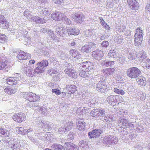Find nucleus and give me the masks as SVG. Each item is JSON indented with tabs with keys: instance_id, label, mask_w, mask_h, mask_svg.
<instances>
[{
	"instance_id": "6e6552de",
	"label": "nucleus",
	"mask_w": 150,
	"mask_h": 150,
	"mask_svg": "<svg viewBox=\"0 0 150 150\" xmlns=\"http://www.w3.org/2000/svg\"><path fill=\"white\" fill-rule=\"evenodd\" d=\"M96 88L97 91L102 93H105L108 90L107 86L105 82L102 81L98 82Z\"/></svg>"
},
{
	"instance_id": "f704fd0d",
	"label": "nucleus",
	"mask_w": 150,
	"mask_h": 150,
	"mask_svg": "<svg viewBox=\"0 0 150 150\" xmlns=\"http://www.w3.org/2000/svg\"><path fill=\"white\" fill-rule=\"evenodd\" d=\"M38 66L34 69V72L37 74H41L44 71V69L41 67L40 66V65Z\"/></svg>"
},
{
	"instance_id": "bf43d9fd",
	"label": "nucleus",
	"mask_w": 150,
	"mask_h": 150,
	"mask_svg": "<svg viewBox=\"0 0 150 150\" xmlns=\"http://www.w3.org/2000/svg\"><path fill=\"white\" fill-rule=\"evenodd\" d=\"M35 61L34 59H31L29 61L28 65H30L32 64H33L35 63Z\"/></svg>"
},
{
	"instance_id": "e2e57ef3",
	"label": "nucleus",
	"mask_w": 150,
	"mask_h": 150,
	"mask_svg": "<svg viewBox=\"0 0 150 150\" xmlns=\"http://www.w3.org/2000/svg\"><path fill=\"white\" fill-rule=\"evenodd\" d=\"M5 18L4 16L0 15V23L1 22L3 21L5 19Z\"/></svg>"
},
{
	"instance_id": "2eb2a0df",
	"label": "nucleus",
	"mask_w": 150,
	"mask_h": 150,
	"mask_svg": "<svg viewBox=\"0 0 150 150\" xmlns=\"http://www.w3.org/2000/svg\"><path fill=\"white\" fill-rule=\"evenodd\" d=\"M64 72L66 74L71 77L76 79L77 77L78 74L74 69L67 68L65 69Z\"/></svg>"
},
{
	"instance_id": "79ce46f5",
	"label": "nucleus",
	"mask_w": 150,
	"mask_h": 150,
	"mask_svg": "<svg viewBox=\"0 0 150 150\" xmlns=\"http://www.w3.org/2000/svg\"><path fill=\"white\" fill-rule=\"evenodd\" d=\"M62 21H64V22L65 23L67 24L70 25L72 24V22L70 20L67 18V16L64 15L63 16Z\"/></svg>"
},
{
	"instance_id": "f8f14e48",
	"label": "nucleus",
	"mask_w": 150,
	"mask_h": 150,
	"mask_svg": "<svg viewBox=\"0 0 150 150\" xmlns=\"http://www.w3.org/2000/svg\"><path fill=\"white\" fill-rule=\"evenodd\" d=\"M85 16L82 14L81 15L79 13H76L73 15L74 21L77 23L81 24L83 22Z\"/></svg>"
},
{
	"instance_id": "9b49d317",
	"label": "nucleus",
	"mask_w": 150,
	"mask_h": 150,
	"mask_svg": "<svg viewBox=\"0 0 150 150\" xmlns=\"http://www.w3.org/2000/svg\"><path fill=\"white\" fill-rule=\"evenodd\" d=\"M18 59L20 60H25L30 58V55L29 54L23 51H20L18 52L17 56Z\"/></svg>"
},
{
	"instance_id": "6ab92c4d",
	"label": "nucleus",
	"mask_w": 150,
	"mask_h": 150,
	"mask_svg": "<svg viewBox=\"0 0 150 150\" xmlns=\"http://www.w3.org/2000/svg\"><path fill=\"white\" fill-rule=\"evenodd\" d=\"M4 91L6 93L9 95L14 94L16 91V89L10 86L5 87L4 89Z\"/></svg>"
},
{
	"instance_id": "680f3d73",
	"label": "nucleus",
	"mask_w": 150,
	"mask_h": 150,
	"mask_svg": "<svg viewBox=\"0 0 150 150\" xmlns=\"http://www.w3.org/2000/svg\"><path fill=\"white\" fill-rule=\"evenodd\" d=\"M103 27L105 30H109L110 29V27L109 25L107 24H106V25H105Z\"/></svg>"
},
{
	"instance_id": "3c124183",
	"label": "nucleus",
	"mask_w": 150,
	"mask_h": 150,
	"mask_svg": "<svg viewBox=\"0 0 150 150\" xmlns=\"http://www.w3.org/2000/svg\"><path fill=\"white\" fill-rule=\"evenodd\" d=\"M109 45L108 42L107 41H104L101 43L102 47L105 48H107Z\"/></svg>"
},
{
	"instance_id": "5701e85b",
	"label": "nucleus",
	"mask_w": 150,
	"mask_h": 150,
	"mask_svg": "<svg viewBox=\"0 0 150 150\" xmlns=\"http://www.w3.org/2000/svg\"><path fill=\"white\" fill-rule=\"evenodd\" d=\"M10 135V132L8 130L2 127H0V136L7 137H9Z\"/></svg>"
},
{
	"instance_id": "39448f33",
	"label": "nucleus",
	"mask_w": 150,
	"mask_h": 150,
	"mask_svg": "<svg viewBox=\"0 0 150 150\" xmlns=\"http://www.w3.org/2000/svg\"><path fill=\"white\" fill-rule=\"evenodd\" d=\"M12 118L16 122L21 123L25 120L26 117L24 113L20 112L14 113Z\"/></svg>"
},
{
	"instance_id": "7c9ffc66",
	"label": "nucleus",
	"mask_w": 150,
	"mask_h": 150,
	"mask_svg": "<svg viewBox=\"0 0 150 150\" xmlns=\"http://www.w3.org/2000/svg\"><path fill=\"white\" fill-rule=\"evenodd\" d=\"M52 147L55 150H64V148L62 145L57 144H54L52 145Z\"/></svg>"
},
{
	"instance_id": "473e14b6",
	"label": "nucleus",
	"mask_w": 150,
	"mask_h": 150,
	"mask_svg": "<svg viewBox=\"0 0 150 150\" xmlns=\"http://www.w3.org/2000/svg\"><path fill=\"white\" fill-rule=\"evenodd\" d=\"M0 26L3 29H7L9 26L8 22L6 20L1 22L0 23Z\"/></svg>"
},
{
	"instance_id": "7ed1b4c3",
	"label": "nucleus",
	"mask_w": 150,
	"mask_h": 150,
	"mask_svg": "<svg viewBox=\"0 0 150 150\" xmlns=\"http://www.w3.org/2000/svg\"><path fill=\"white\" fill-rule=\"evenodd\" d=\"M143 30L138 28L136 30V32L134 36V44L138 46L141 44L143 41Z\"/></svg>"
},
{
	"instance_id": "9d476101",
	"label": "nucleus",
	"mask_w": 150,
	"mask_h": 150,
	"mask_svg": "<svg viewBox=\"0 0 150 150\" xmlns=\"http://www.w3.org/2000/svg\"><path fill=\"white\" fill-rule=\"evenodd\" d=\"M127 3L129 8L131 9L134 10L138 9L139 4L136 0H127Z\"/></svg>"
},
{
	"instance_id": "864d4df0",
	"label": "nucleus",
	"mask_w": 150,
	"mask_h": 150,
	"mask_svg": "<svg viewBox=\"0 0 150 150\" xmlns=\"http://www.w3.org/2000/svg\"><path fill=\"white\" fill-rule=\"evenodd\" d=\"M52 1L54 3L59 4H61L63 1V0H52Z\"/></svg>"
},
{
	"instance_id": "ddd939ff",
	"label": "nucleus",
	"mask_w": 150,
	"mask_h": 150,
	"mask_svg": "<svg viewBox=\"0 0 150 150\" xmlns=\"http://www.w3.org/2000/svg\"><path fill=\"white\" fill-rule=\"evenodd\" d=\"M66 32L68 35H78L80 32L78 28L74 27H69L67 30Z\"/></svg>"
},
{
	"instance_id": "bb28decb",
	"label": "nucleus",
	"mask_w": 150,
	"mask_h": 150,
	"mask_svg": "<svg viewBox=\"0 0 150 150\" xmlns=\"http://www.w3.org/2000/svg\"><path fill=\"white\" fill-rule=\"evenodd\" d=\"M48 62L47 60H43L41 62L37 63V65H40V66L41 67L44 69L45 68L48 66Z\"/></svg>"
},
{
	"instance_id": "20e7f679",
	"label": "nucleus",
	"mask_w": 150,
	"mask_h": 150,
	"mask_svg": "<svg viewBox=\"0 0 150 150\" xmlns=\"http://www.w3.org/2000/svg\"><path fill=\"white\" fill-rule=\"evenodd\" d=\"M23 98L30 101L36 102L40 99V97L32 92H25L23 94Z\"/></svg>"
},
{
	"instance_id": "c756f323",
	"label": "nucleus",
	"mask_w": 150,
	"mask_h": 150,
	"mask_svg": "<svg viewBox=\"0 0 150 150\" xmlns=\"http://www.w3.org/2000/svg\"><path fill=\"white\" fill-rule=\"evenodd\" d=\"M74 126V123L71 122H67L65 125V131H68L71 129Z\"/></svg>"
},
{
	"instance_id": "f257e3e1",
	"label": "nucleus",
	"mask_w": 150,
	"mask_h": 150,
	"mask_svg": "<svg viewBox=\"0 0 150 150\" xmlns=\"http://www.w3.org/2000/svg\"><path fill=\"white\" fill-rule=\"evenodd\" d=\"M82 67L85 69V71H84L83 69L81 70L79 74L83 78L86 77L87 76L86 73L91 72L94 68L93 63L89 61L83 62L82 63Z\"/></svg>"
},
{
	"instance_id": "cd10ccee",
	"label": "nucleus",
	"mask_w": 150,
	"mask_h": 150,
	"mask_svg": "<svg viewBox=\"0 0 150 150\" xmlns=\"http://www.w3.org/2000/svg\"><path fill=\"white\" fill-rule=\"evenodd\" d=\"M108 102L111 105H115V96H109L107 98Z\"/></svg>"
},
{
	"instance_id": "de8ad7c7",
	"label": "nucleus",
	"mask_w": 150,
	"mask_h": 150,
	"mask_svg": "<svg viewBox=\"0 0 150 150\" xmlns=\"http://www.w3.org/2000/svg\"><path fill=\"white\" fill-rule=\"evenodd\" d=\"M63 28L62 27H58L56 29V32L57 33V34L60 36V34L63 33Z\"/></svg>"
},
{
	"instance_id": "58836bf2",
	"label": "nucleus",
	"mask_w": 150,
	"mask_h": 150,
	"mask_svg": "<svg viewBox=\"0 0 150 150\" xmlns=\"http://www.w3.org/2000/svg\"><path fill=\"white\" fill-rule=\"evenodd\" d=\"M6 40V36L3 34L0 33V43H4Z\"/></svg>"
},
{
	"instance_id": "f03ea898",
	"label": "nucleus",
	"mask_w": 150,
	"mask_h": 150,
	"mask_svg": "<svg viewBox=\"0 0 150 150\" xmlns=\"http://www.w3.org/2000/svg\"><path fill=\"white\" fill-rule=\"evenodd\" d=\"M141 71L137 67H132L128 68L126 71L127 76L131 79L137 78L140 75Z\"/></svg>"
},
{
	"instance_id": "a19ab883",
	"label": "nucleus",
	"mask_w": 150,
	"mask_h": 150,
	"mask_svg": "<svg viewBox=\"0 0 150 150\" xmlns=\"http://www.w3.org/2000/svg\"><path fill=\"white\" fill-rule=\"evenodd\" d=\"M41 14L42 17L45 18L49 15L50 13L48 11L47 9L45 8L42 11Z\"/></svg>"
},
{
	"instance_id": "774afa93",
	"label": "nucleus",
	"mask_w": 150,
	"mask_h": 150,
	"mask_svg": "<svg viewBox=\"0 0 150 150\" xmlns=\"http://www.w3.org/2000/svg\"><path fill=\"white\" fill-rule=\"evenodd\" d=\"M75 44L76 43L75 42H71L70 44L71 46H74L75 45Z\"/></svg>"
},
{
	"instance_id": "6e6d98bb",
	"label": "nucleus",
	"mask_w": 150,
	"mask_h": 150,
	"mask_svg": "<svg viewBox=\"0 0 150 150\" xmlns=\"http://www.w3.org/2000/svg\"><path fill=\"white\" fill-rule=\"evenodd\" d=\"M100 23L102 25L103 27L105 25H106V23L105 21L103 19H102L101 18H100Z\"/></svg>"
},
{
	"instance_id": "13d9d810",
	"label": "nucleus",
	"mask_w": 150,
	"mask_h": 150,
	"mask_svg": "<svg viewBox=\"0 0 150 150\" xmlns=\"http://www.w3.org/2000/svg\"><path fill=\"white\" fill-rule=\"evenodd\" d=\"M25 133H24V134H27L28 133L32 132L33 131V129L32 128H30L28 129H25Z\"/></svg>"
},
{
	"instance_id": "c85d7f7f",
	"label": "nucleus",
	"mask_w": 150,
	"mask_h": 150,
	"mask_svg": "<svg viewBox=\"0 0 150 150\" xmlns=\"http://www.w3.org/2000/svg\"><path fill=\"white\" fill-rule=\"evenodd\" d=\"M65 145V147L69 150H74L76 146L75 144L70 142L66 143Z\"/></svg>"
},
{
	"instance_id": "4468645a",
	"label": "nucleus",
	"mask_w": 150,
	"mask_h": 150,
	"mask_svg": "<svg viewBox=\"0 0 150 150\" xmlns=\"http://www.w3.org/2000/svg\"><path fill=\"white\" fill-rule=\"evenodd\" d=\"M93 57L98 60L101 59L102 57L104 56V53L102 51L99 50H96L92 52Z\"/></svg>"
},
{
	"instance_id": "49530a36",
	"label": "nucleus",
	"mask_w": 150,
	"mask_h": 150,
	"mask_svg": "<svg viewBox=\"0 0 150 150\" xmlns=\"http://www.w3.org/2000/svg\"><path fill=\"white\" fill-rule=\"evenodd\" d=\"M120 122L122 123L124 126H127L129 125V123L127 120L124 119H122L120 120Z\"/></svg>"
},
{
	"instance_id": "09e8293b",
	"label": "nucleus",
	"mask_w": 150,
	"mask_h": 150,
	"mask_svg": "<svg viewBox=\"0 0 150 150\" xmlns=\"http://www.w3.org/2000/svg\"><path fill=\"white\" fill-rule=\"evenodd\" d=\"M52 92L53 93H55L57 95H58L61 94V91L60 90L57 89H53L52 90Z\"/></svg>"
},
{
	"instance_id": "603ef678",
	"label": "nucleus",
	"mask_w": 150,
	"mask_h": 150,
	"mask_svg": "<svg viewBox=\"0 0 150 150\" xmlns=\"http://www.w3.org/2000/svg\"><path fill=\"white\" fill-rule=\"evenodd\" d=\"M109 119L108 120V121L110 122H112L114 121V116L112 115H110L109 116Z\"/></svg>"
},
{
	"instance_id": "ea45409f",
	"label": "nucleus",
	"mask_w": 150,
	"mask_h": 150,
	"mask_svg": "<svg viewBox=\"0 0 150 150\" xmlns=\"http://www.w3.org/2000/svg\"><path fill=\"white\" fill-rule=\"evenodd\" d=\"M105 112L104 109H101L98 108V117L104 116L105 115Z\"/></svg>"
},
{
	"instance_id": "a211bd4d",
	"label": "nucleus",
	"mask_w": 150,
	"mask_h": 150,
	"mask_svg": "<svg viewBox=\"0 0 150 150\" xmlns=\"http://www.w3.org/2000/svg\"><path fill=\"white\" fill-rule=\"evenodd\" d=\"M77 87L76 86L74 85H67L66 89L68 92V94H74L77 91Z\"/></svg>"
},
{
	"instance_id": "393cba45",
	"label": "nucleus",
	"mask_w": 150,
	"mask_h": 150,
	"mask_svg": "<svg viewBox=\"0 0 150 150\" xmlns=\"http://www.w3.org/2000/svg\"><path fill=\"white\" fill-rule=\"evenodd\" d=\"M115 64V61H109L105 60L103 62L101 63V65L103 66L108 67H111Z\"/></svg>"
},
{
	"instance_id": "f3484780",
	"label": "nucleus",
	"mask_w": 150,
	"mask_h": 150,
	"mask_svg": "<svg viewBox=\"0 0 150 150\" xmlns=\"http://www.w3.org/2000/svg\"><path fill=\"white\" fill-rule=\"evenodd\" d=\"M101 130L99 129L93 130L88 133L90 138H96L99 136L101 134Z\"/></svg>"
},
{
	"instance_id": "4d7b16f0",
	"label": "nucleus",
	"mask_w": 150,
	"mask_h": 150,
	"mask_svg": "<svg viewBox=\"0 0 150 150\" xmlns=\"http://www.w3.org/2000/svg\"><path fill=\"white\" fill-rule=\"evenodd\" d=\"M11 148L12 150H20L19 147L16 146L15 144H14Z\"/></svg>"
},
{
	"instance_id": "c9c22d12",
	"label": "nucleus",
	"mask_w": 150,
	"mask_h": 150,
	"mask_svg": "<svg viewBox=\"0 0 150 150\" xmlns=\"http://www.w3.org/2000/svg\"><path fill=\"white\" fill-rule=\"evenodd\" d=\"M108 56L109 57L115 58L117 56L116 52L115 50L111 49L109 51L108 53Z\"/></svg>"
},
{
	"instance_id": "a18cd8bd",
	"label": "nucleus",
	"mask_w": 150,
	"mask_h": 150,
	"mask_svg": "<svg viewBox=\"0 0 150 150\" xmlns=\"http://www.w3.org/2000/svg\"><path fill=\"white\" fill-rule=\"evenodd\" d=\"M32 68L29 67H27L25 70V73L29 76L30 75L32 74Z\"/></svg>"
},
{
	"instance_id": "a878e982",
	"label": "nucleus",
	"mask_w": 150,
	"mask_h": 150,
	"mask_svg": "<svg viewBox=\"0 0 150 150\" xmlns=\"http://www.w3.org/2000/svg\"><path fill=\"white\" fill-rule=\"evenodd\" d=\"M34 18L35 22L43 24L45 23L46 22V19L38 16H35Z\"/></svg>"
},
{
	"instance_id": "052dcab7",
	"label": "nucleus",
	"mask_w": 150,
	"mask_h": 150,
	"mask_svg": "<svg viewBox=\"0 0 150 150\" xmlns=\"http://www.w3.org/2000/svg\"><path fill=\"white\" fill-rule=\"evenodd\" d=\"M29 15V12L28 10H26L24 12V15L26 17H28Z\"/></svg>"
},
{
	"instance_id": "37998d69",
	"label": "nucleus",
	"mask_w": 150,
	"mask_h": 150,
	"mask_svg": "<svg viewBox=\"0 0 150 150\" xmlns=\"http://www.w3.org/2000/svg\"><path fill=\"white\" fill-rule=\"evenodd\" d=\"M123 39L120 36L115 37V41L117 44H120L122 43Z\"/></svg>"
},
{
	"instance_id": "4c0bfd02",
	"label": "nucleus",
	"mask_w": 150,
	"mask_h": 150,
	"mask_svg": "<svg viewBox=\"0 0 150 150\" xmlns=\"http://www.w3.org/2000/svg\"><path fill=\"white\" fill-rule=\"evenodd\" d=\"M114 91L115 93L121 95H123L125 94V92L123 90L119 89L117 88H114Z\"/></svg>"
},
{
	"instance_id": "412c9836",
	"label": "nucleus",
	"mask_w": 150,
	"mask_h": 150,
	"mask_svg": "<svg viewBox=\"0 0 150 150\" xmlns=\"http://www.w3.org/2000/svg\"><path fill=\"white\" fill-rule=\"evenodd\" d=\"M69 54L72 57L74 58H76L77 59H79L81 58V54L76 50H71L69 51Z\"/></svg>"
},
{
	"instance_id": "4be33fe9",
	"label": "nucleus",
	"mask_w": 150,
	"mask_h": 150,
	"mask_svg": "<svg viewBox=\"0 0 150 150\" xmlns=\"http://www.w3.org/2000/svg\"><path fill=\"white\" fill-rule=\"evenodd\" d=\"M138 57L137 53L134 50H132L129 53L128 58L131 60L136 59Z\"/></svg>"
},
{
	"instance_id": "72a5a7b5",
	"label": "nucleus",
	"mask_w": 150,
	"mask_h": 150,
	"mask_svg": "<svg viewBox=\"0 0 150 150\" xmlns=\"http://www.w3.org/2000/svg\"><path fill=\"white\" fill-rule=\"evenodd\" d=\"M123 101V98L121 96L119 95L115 96V105L117 103L118 104L120 103Z\"/></svg>"
},
{
	"instance_id": "0e129e2a",
	"label": "nucleus",
	"mask_w": 150,
	"mask_h": 150,
	"mask_svg": "<svg viewBox=\"0 0 150 150\" xmlns=\"http://www.w3.org/2000/svg\"><path fill=\"white\" fill-rule=\"evenodd\" d=\"M145 9L147 11H150V6L149 5H148L146 6Z\"/></svg>"
},
{
	"instance_id": "dca6fc26",
	"label": "nucleus",
	"mask_w": 150,
	"mask_h": 150,
	"mask_svg": "<svg viewBox=\"0 0 150 150\" xmlns=\"http://www.w3.org/2000/svg\"><path fill=\"white\" fill-rule=\"evenodd\" d=\"M64 14L61 12H55L52 14L51 17L53 20L57 21H62Z\"/></svg>"
},
{
	"instance_id": "aec40b11",
	"label": "nucleus",
	"mask_w": 150,
	"mask_h": 150,
	"mask_svg": "<svg viewBox=\"0 0 150 150\" xmlns=\"http://www.w3.org/2000/svg\"><path fill=\"white\" fill-rule=\"evenodd\" d=\"M115 69L114 68H105L102 70V72L105 75L109 76L115 73Z\"/></svg>"
},
{
	"instance_id": "b1692460",
	"label": "nucleus",
	"mask_w": 150,
	"mask_h": 150,
	"mask_svg": "<svg viewBox=\"0 0 150 150\" xmlns=\"http://www.w3.org/2000/svg\"><path fill=\"white\" fill-rule=\"evenodd\" d=\"M138 84L142 86H144L146 84V78L143 76H141L136 80Z\"/></svg>"
},
{
	"instance_id": "423d86ee",
	"label": "nucleus",
	"mask_w": 150,
	"mask_h": 150,
	"mask_svg": "<svg viewBox=\"0 0 150 150\" xmlns=\"http://www.w3.org/2000/svg\"><path fill=\"white\" fill-rule=\"evenodd\" d=\"M96 45L93 42H88L82 47L81 51L82 52L89 53L96 48Z\"/></svg>"
},
{
	"instance_id": "338daca9",
	"label": "nucleus",
	"mask_w": 150,
	"mask_h": 150,
	"mask_svg": "<svg viewBox=\"0 0 150 150\" xmlns=\"http://www.w3.org/2000/svg\"><path fill=\"white\" fill-rule=\"evenodd\" d=\"M62 97L64 98L66 96V94L65 92H63L62 93Z\"/></svg>"
},
{
	"instance_id": "0eeeda50",
	"label": "nucleus",
	"mask_w": 150,
	"mask_h": 150,
	"mask_svg": "<svg viewBox=\"0 0 150 150\" xmlns=\"http://www.w3.org/2000/svg\"><path fill=\"white\" fill-rule=\"evenodd\" d=\"M76 128L80 131H84L86 128V123L83 119H79L76 122Z\"/></svg>"
},
{
	"instance_id": "1a4fd4ad",
	"label": "nucleus",
	"mask_w": 150,
	"mask_h": 150,
	"mask_svg": "<svg viewBox=\"0 0 150 150\" xmlns=\"http://www.w3.org/2000/svg\"><path fill=\"white\" fill-rule=\"evenodd\" d=\"M20 79V77H8L6 79V82L9 85H15L18 83Z\"/></svg>"
},
{
	"instance_id": "2f4dec72",
	"label": "nucleus",
	"mask_w": 150,
	"mask_h": 150,
	"mask_svg": "<svg viewBox=\"0 0 150 150\" xmlns=\"http://www.w3.org/2000/svg\"><path fill=\"white\" fill-rule=\"evenodd\" d=\"M9 63L6 60L4 62H0V70L4 68L8 67L9 65Z\"/></svg>"
},
{
	"instance_id": "8fccbe9b",
	"label": "nucleus",
	"mask_w": 150,
	"mask_h": 150,
	"mask_svg": "<svg viewBox=\"0 0 150 150\" xmlns=\"http://www.w3.org/2000/svg\"><path fill=\"white\" fill-rule=\"evenodd\" d=\"M17 128L18 129V132L19 134H24V133H25V129L20 127H17Z\"/></svg>"
},
{
	"instance_id": "5fc2aeb1",
	"label": "nucleus",
	"mask_w": 150,
	"mask_h": 150,
	"mask_svg": "<svg viewBox=\"0 0 150 150\" xmlns=\"http://www.w3.org/2000/svg\"><path fill=\"white\" fill-rule=\"evenodd\" d=\"M67 131H65V128L63 127H61L59 129V133L61 134H62Z\"/></svg>"
},
{
	"instance_id": "69168bd1",
	"label": "nucleus",
	"mask_w": 150,
	"mask_h": 150,
	"mask_svg": "<svg viewBox=\"0 0 150 150\" xmlns=\"http://www.w3.org/2000/svg\"><path fill=\"white\" fill-rule=\"evenodd\" d=\"M146 57V56L145 55V54H143L141 56L140 58L142 59V60H143L144 59H145Z\"/></svg>"
},
{
	"instance_id": "e433bc0d",
	"label": "nucleus",
	"mask_w": 150,
	"mask_h": 150,
	"mask_svg": "<svg viewBox=\"0 0 150 150\" xmlns=\"http://www.w3.org/2000/svg\"><path fill=\"white\" fill-rule=\"evenodd\" d=\"M98 108L94 109L92 110L90 113V115L94 117H98Z\"/></svg>"
},
{
	"instance_id": "c03bdc74",
	"label": "nucleus",
	"mask_w": 150,
	"mask_h": 150,
	"mask_svg": "<svg viewBox=\"0 0 150 150\" xmlns=\"http://www.w3.org/2000/svg\"><path fill=\"white\" fill-rule=\"evenodd\" d=\"M144 62V65L149 69H150V59H146Z\"/></svg>"
}]
</instances>
